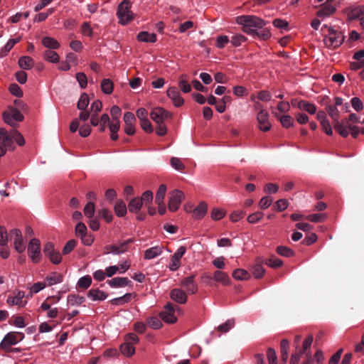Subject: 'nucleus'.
Segmentation results:
<instances>
[{"label": "nucleus", "instance_id": "7", "mask_svg": "<svg viewBox=\"0 0 364 364\" xmlns=\"http://www.w3.org/2000/svg\"><path fill=\"white\" fill-rule=\"evenodd\" d=\"M24 338V334L21 332H9L3 338L0 343V348H8L9 346L16 345Z\"/></svg>", "mask_w": 364, "mask_h": 364}, {"label": "nucleus", "instance_id": "24", "mask_svg": "<svg viewBox=\"0 0 364 364\" xmlns=\"http://www.w3.org/2000/svg\"><path fill=\"white\" fill-rule=\"evenodd\" d=\"M298 108L311 114L316 112V106L306 100H299V102H298Z\"/></svg>", "mask_w": 364, "mask_h": 364}, {"label": "nucleus", "instance_id": "17", "mask_svg": "<svg viewBox=\"0 0 364 364\" xmlns=\"http://www.w3.org/2000/svg\"><path fill=\"white\" fill-rule=\"evenodd\" d=\"M338 124L333 127L334 129L343 137H347L349 135L348 126L352 125L350 124V120L348 117H345L341 121H338Z\"/></svg>", "mask_w": 364, "mask_h": 364}, {"label": "nucleus", "instance_id": "12", "mask_svg": "<svg viewBox=\"0 0 364 364\" xmlns=\"http://www.w3.org/2000/svg\"><path fill=\"white\" fill-rule=\"evenodd\" d=\"M257 121L259 124V129L262 132H268L271 129L272 124L269 121V114L263 109L258 112Z\"/></svg>", "mask_w": 364, "mask_h": 364}, {"label": "nucleus", "instance_id": "60", "mask_svg": "<svg viewBox=\"0 0 364 364\" xmlns=\"http://www.w3.org/2000/svg\"><path fill=\"white\" fill-rule=\"evenodd\" d=\"M280 122L285 128H289L294 124V119L290 115H283L280 118Z\"/></svg>", "mask_w": 364, "mask_h": 364}, {"label": "nucleus", "instance_id": "45", "mask_svg": "<svg viewBox=\"0 0 364 364\" xmlns=\"http://www.w3.org/2000/svg\"><path fill=\"white\" fill-rule=\"evenodd\" d=\"M89 105V97L88 95L86 93H83L81 95L77 105V107L78 109L80 110H85V109Z\"/></svg>", "mask_w": 364, "mask_h": 364}, {"label": "nucleus", "instance_id": "55", "mask_svg": "<svg viewBox=\"0 0 364 364\" xmlns=\"http://www.w3.org/2000/svg\"><path fill=\"white\" fill-rule=\"evenodd\" d=\"M75 77L81 88L84 89L87 87V77L84 73H77Z\"/></svg>", "mask_w": 364, "mask_h": 364}, {"label": "nucleus", "instance_id": "44", "mask_svg": "<svg viewBox=\"0 0 364 364\" xmlns=\"http://www.w3.org/2000/svg\"><path fill=\"white\" fill-rule=\"evenodd\" d=\"M85 301V297L75 294H70L68 296V302L72 306L80 305Z\"/></svg>", "mask_w": 364, "mask_h": 364}, {"label": "nucleus", "instance_id": "14", "mask_svg": "<svg viewBox=\"0 0 364 364\" xmlns=\"http://www.w3.org/2000/svg\"><path fill=\"white\" fill-rule=\"evenodd\" d=\"M124 132L127 135H133L135 133L134 123L136 122V117L132 112H127L124 115Z\"/></svg>", "mask_w": 364, "mask_h": 364}, {"label": "nucleus", "instance_id": "21", "mask_svg": "<svg viewBox=\"0 0 364 364\" xmlns=\"http://www.w3.org/2000/svg\"><path fill=\"white\" fill-rule=\"evenodd\" d=\"M87 296L93 301H104L107 294L99 289H92L87 292Z\"/></svg>", "mask_w": 364, "mask_h": 364}, {"label": "nucleus", "instance_id": "40", "mask_svg": "<svg viewBox=\"0 0 364 364\" xmlns=\"http://www.w3.org/2000/svg\"><path fill=\"white\" fill-rule=\"evenodd\" d=\"M24 297L23 291H18L17 294L14 296H9L7 299V303L9 305H21L22 299Z\"/></svg>", "mask_w": 364, "mask_h": 364}, {"label": "nucleus", "instance_id": "47", "mask_svg": "<svg viewBox=\"0 0 364 364\" xmlns=\"http://www.w3.org/2000/svg\"><path fill=\"white\" fill-rule=\"evenodd\" d=\"M184 77L185 76L183 75L180 77L178 86L184 93H188L191 91V87L189 82L184 79Z\"/></svg>", "mask_w": 364, "mask_h": 364}, {"label": "nucleus", "instance_id": "31", "mask_svg": "<svg viewBox=\"0 0 364 364\" xmlns=\"http://www.w3.org/2000/svg\"><path fill=\"white\" fill-rule=\"evenodd\" d=\"M364 15V6H358L353 9H351L348 14V17L349 20L353 21L358 18H360Z\"/></svg>", "mask_w": 364, "mask_h": 364}, {"label": "nucleus", "instance_id": "38", "mask_svg": "<svg viewBox=\"0 0 364 364\" xmlns=\"http://www.w3.org/2000/svg\"><path fill=\"white\" fill-rule=\"evenodd\" d=\"M121 353L127 357L132 356L135 352V348L130 343H124L120 346Z\"/></svg>", "mask_w": 364, "mask_h": 364}, {"label": "nucleus", "instance_id": "25", "mask_svg": "<svg viewBox=\"0 0 364 364\" xmlns=\"http://www.w3.org/2000/svg\"><path fill=\"white\" fill-rule=\"evenodd\" d=\"M41 43L48 50H55L60 48V43L53 38L46 36L41 40Z\"/></svg>", "mask_w": 364, "mask_h": 364}, {"label": "nucleus", "instance_id": "5", "mask_svg": "<svg viewBox=\"0 0 364 364\" xmlns=\"http://www.w3.org/2000/svg\"><path fill=\"white\" fill-rule=\"evenodd\" d=\"M28 255L33 263H38L41 259V242L37 238L30 240L28 245Z\"/></svg>", "mask_w": 364, "mask_h": 364}, {"label": "nucleus", "instance_id": "16", "mask_svg": "<svg viewBox=\"0 0 364 364\" xmlns=\"http://www.w3.org/2000/svg\"><path fill=\"white\" fill-rule=\"evenodd\" d=\"M167 96L171 99L173 101L174 105L176 107H181L183 105L184 100L181 97L179 91L177 87H171L168 89L167 92Z\"/></svg>", "mask_w": 364, "mask_h": 364}, {"label": "nucleus", "instance_id": "54", "mask_svg": "<svg viewBox=\"0 0 364 364\" xmlns=\"http://www.w3.org/2000/svg\"><path fill=\"white\" fill-rule=\"evenodd\" d=\"M247 41V38L242 34L233 36L230 40L231 43L235 46H240L242 43Z\"/></svg>", "mask_w": 364, "mask_h": 364}, {"label": "nucleus", "instance_id": "63", "mask_svg": "<svg viewBox=\"0 0 364 364\" xmlns=\"http://www.w3.org/2000/svg\"><path fill=\"white\" fill-rule=\"evenodd\" d=\"M140 125L141 129L146 133H152L154 131L151 123L150 122L149 119L140 121Z\"/></svg>", "mask_w": 364, "mask_h": 364}, {"label": "nucleus", "instance_id": "6", "mask_svg": "<svg viewBox=\"0 0 364 364\" xmlns=\"http://www.w3.org/2000/svg\"><path fill=\"white\" fill-rule=\"evenodd\" d=\"M150 116L157 124H164L166 120L171 119L173 117L172 113L160 107H154L151 110Z\"/></svg>", "mask_w": 364, "mask_h": 364}, {"label": "nucleus", "instance_id": "57", "mask_svg": "<svg viewBox=\"0 0 364 364\" xmlns=\"http://www.w3.org/2000/svg\"><path fill=\"white\" fill-rule=\"evenodd\" d=\"M269 364H277V356L274 349L269 348L267 352Z\"/></svg>", "mask_w": 364, "mask_h": 364}, {"label": "nucleus", "instance_id": "62", "mask_svg": "<svg viewBox=\"0 0 364 364\" xmlns=\"http://www.w3.org/2000/svg\"><path fill=\"white\" fill-rule=\"evenodd\" d=\"M10 92L14 96L21 97L23 96V91L21 87L16 83H13L9 86Z\"/></svg>", "mask_w": 364, "mask_h": 364}, {"label": "nucleus", "instance_id": "13", "mask_svg": "<svg viewBox=\"0 0 364 364\" xmlns=\"http://www.w3.org/2000/svg\"><path fill=\"white\" fill-rule=\"evenodd\" d=\"M186 247L181 246L172 255L168 268L171 271H176L181 266V259L186 252Z\"/></svg>", "mask_w": 364, "mask_h": 364}, {"label": "nucleus", "instance_id": "2", "mask_svg": "<svg viewBox=\"0 0 364 364\" xmlns=\"http://www.w3.org/2000/svg\"><path fill=\"white\" fill-rule=\"evenodd\" d=\"M0 140L2 141L0 144V156H4L6 153V149L11 147L13 141L22 146L25 144V139L22 134L17 130H12L9 134L4 128H0Z\"/></svg>", "mask_w": 364, "mask_h": 364}, {"label": "nucleus", "instance_id": "23", "mask_svg": "<svg viewBox=\"0 0 364 364\" xmlns=\"http://www.w3.org/2000/svg\"><path fill=\"white\" fill-rule=\"evenodd\" d=\"M314 338L312 335H309L303 342L302 347L299 349L298 352L301 355H305V357H307V355H311V352L310 350Z\"/></svg>", "mask_w": 364, "mask_h": 364}, {"label": "nucleus", "instance_id": "61", "mask_svg": "<svg viewBox=\"0 0 364 364\" xmlns=\"http://www.w3.org/2000/svg\"><path fill=\"white\" fill-rule=\"evenodd\" d=\"M171 165L178 171H183L185 168L184 164L176 157H172L171 159Z\"/></svg>", "mask_w": 364, "mask_h": 364}, {"label": "nucleus", "instance_id": "30", "mask_svg": "<svg viewBox=\"0 0 364 364\" xmlns=\"http://www.w3.org/2000/svg\"><path fill=\"white\" fill-rule=\"evenodd\" d=\"M137 39L141 42L155 43L156 41V36L154 33H149L146 31H141L137 35Z\"/></svg>", "mask_w": 364, "mask_h": 364}, {"label": "nucleus", "instance_id": "39", "mask_svg": "<svg viewBox=\"0 0 364 364\" xmlns=\"http://www.w3.org/2000/svg\"><path fill=\"white\" fill-rule=\"evenodd\" d=\"M102 91L107 95H109L112 92L114 89V83L109 79H104L101 82Z\"/></svg>", "mask_w": 364, "mask_h": 364}, {"label": "nucleus", "instance_id": "9", "mask_svg": "<svg viewBox=\"0 0 364 364\" xmlns=\"http://www.w3.org/2000/svg\"><path fill=\"white\" fill-rule=\"evenodd\" d=\"M43 251L52 263L55 264H58L60 263L62 260V256L58 251L55 250L53 243L50 242H46L44 245Z\"/></svg>", "mask_w": 364, "mask_h": 364}, {"label": "nucleus", "instance_id": "11", "mask_svg": "<svg viewBox=\"0 0 364 364\" xmlns=\"http://www.w3.org/2000/svg\"><path fill=\"white\" fill-rule=\"evenodd\" d=\"M175 309L171 303H168L164 306V310L159 314L160 318L167 323H174L177 321L176 316L174 315Z\"/></svg>", "mask_w": 364, "mask_h": 364}, {"label": "nucleus", "instance_id": "32", "mask_svg": "<svg viewBox=\"0 0 364 364\" xmlns=\"http://www.w3.org/2000/svg\"><path fill=\"white\" fill-rule=\"evenodd\" d=\"M162 253V250L159 246H155L147 249L144 252V258L146 259H151L155 258L156 257L160 255Z\"/></svg>", "mask_w": 364, "mask_h": 364}, {"label": "nucleus", "instance_id": "19", "mask_svg": "<svg viewBox=\"0 0 364 364\" xmlns=\"http://www.w3.org/2000/svg\"><path fill=\"white\" fill-rule=\"evenodd\" d=\"M171 298L179 304H185L187 301V296L184 291L180 289H173L170 292Z\"/></svg>", "mask_w": 364, "mask_h": 364}, {"label": "nucleus", "instance_id": "53", "mask_svg": "<svg viewBox=\"0 0 364 364\" xmlns=\"http://www.w3.org/2000/svg\"><path fill=\"white\" fill-rule=\"evenodd\" d=\"M9 240V233H7L4 227L0 226V245L5 246Z\"/></svg>", "mask_w": 364, "mask_h": 364}, {"label": "nucleus", "instance_id": "29", "mask_svg": "<svg viewBox=\"0 0 364 364\" xmlns=\"http://www.w3.org/2000/svg\"><path fill=\"white\" fill-rule=\"evenodd\" d=\"M46 285L52 286L55 284L61 283L63 282V275L58 272H52L50 275L46 277Z\"/></svg>", "mask_w": 364, "mask_h": 364}, {"label": "nucleus", "instance_id": "22", "mask_svg": "<svg viewBox=\"0 0 364 364\" xmlns=\"http://www.w3.org/2000/svg\"><path fill=\"white\" fill-rule=\"evenodd\" d=\"M326 109L333 120V127L335 125H338V121L340 117V111L336 106H333L332 105H328L326 107Z\"/></svg>", "mask_w": 364, "mask_h": 364}, {"label": "nucleus", "instance_id": "20", "mask_svg": "<svg viewBox=\"0 0 364 364\" xmlns=\"http://www.w3.org/2000/svg\"><path fill=\"white\" fill-rule=\"evenodd\" d=\"M107 283L112 287H123L129 285L131 281L127 277H114L107 280Z\"/></svg>", "mask_w": 364, "mask_h": 364}, {"label": "nucleus", "instance_id": "10", "mask_svg": "<svg viewBox=\"0 0 364 364\" xmlns=\"http://www.w3.org/2000/svg\"><path fill=\"white\" fill-rule=\"evenodd\" d=\"M185 198L184 193L178 189L171 193L168 201V209L170 211L175 212L180 207L181 203Z\"/></svg>", "mask_w": 364, "mask_h": 364}, {"label": "nucleus", "instance_id": "26", "mask_svg": "<svg viewBox=\"0 0 364 364\" xmlns=\"http://www.w3.org/2000/svg\"><path fill=\"white\" fill-rule=\"evenodd\" d=\"M280 348L281 360L283 362V364H285L289 358V343L287 339L284 338L281 341Z\"/></svg>", "mask_w": 364, "mask_h": 364}, {"label": "nucleus", "instance_id": "50", "mask_svg": "<svg viewBox=\"0 0 364 364\" xmlns=\"http://www.w3.org/2000/svg\"><path fill=\"white\" fill-rule=\"evenodd\" d=\"M95 203L92 201L88 202L84 208L83 212L86 217L92 218L95 213Z\"/></svg>", "mask_w": 364, "mask_h": 364}, {"label": "nucleus", "instance_id": "42", "mask_svg": "<svg viewBox=\"0 0 364 364\" xmlns=\"http://www.w3.org/2000/svg\"><path fill=\"white\" fill-rule=\"evenodd\" d=\"M276 251L279 255L283 257H291L294 255V251L286 246H278Z\"/></svg>", "mask_w": 364, "mask_h": 364}, {"label": "nucleus", "instance_id": "64", "mask_svg": "<svg viewBox=\"0 0 364 364\" xmlns=\"http://www.w3.org/2000/svg\"><path fill=\"white\" fill-rule=\"evenodd\" d=\"M352 107L354 108V109L357 112H360L363 108V105L362 101L359 97H353L350 100Z\"/></svg>", "mask_w": 364, "mask_h": 364}, {"label": "nucleus", "instance_id": "59", "mask_svg": "<svg viewBox=\"0 0 364 364\" xmlns=\"http://www.w3.org/2000/svg\"><path fill=\"white\" fill-rule=\"evenodd\" d=\"M263 215L264 213L262 212L257 211L247 217V221L252 224L256 223L262 218Z\"/></svg>", "mask_w": 364, "mask_h": 364}, {"label": "nucleus", "instance_id": "51", "mask_svg": "<svg viewBox=\"0 0 364 364\" xmlns=\"http://www.w3.org/2000/svg\"><path fill=\"white\" fill-rule=\"evenodd\" d=\"M235 326L234 319H228L225 323L218 326V330L222 333H226Z\"/></svg>", "mask_w": 364, "mask_h": 364}, {"label": "nucleus", "instance_id": "35", "mask_svg": "<svg viewBox=\"0 0 364 364\" xmlns=\"http://www.w3.org/2000/svg\"><path fill=\"white\" fill-rule=\"evenodd\" d=\"M232 276L237 280H247L250 277V273L243 269H236L233 271Z\"/></svg>", "mask_w": 364, "mask_h": 364}, {"label": "nucleus", "instance_id": "33", "mask_svg": "<svg viewBox=\"0 0 364 364\" xmlns=\"http://www.w3.org/2000/svg\"><path fill=\"white\" fill-rule=\"evenodd\" d=\"M207 208V204L205 202H200L194 209V217L196 219H201L206 214Z\"/></svg>", "mask_w": 364, "mask_h": 364}, {"label": "nucleus", "instance_id": "27", "mask_svg": "<svg viewBox=\"0 0 364 364\" xmlns=\"http://www.w3.org/2000/svg\"><path fill=\"white\" fill-rule=\"evenodd\" d=\"M18 65L24 70H30L34 65V60L31 57L22 56L18 60Z\"/></svg>", "mask_w": 364, "mask_h": 364}, {"label": "nucleus", "instance_id": "56", "mask_svg": "<svg viewBox=\"0 0 364 364\" xmlns=\"http://www.w3.org/2000/svg\"><path fill=\"white\" fill-rule=\"evenodd\" d=\"M110 122V119H109V117L108 116L107 114H102V116L100 117V132H104L106 129V124H107L109 125Z\"/></svg>", "mask_w": 364, "mask_h": 364}, {"label": "nucleus", "instance_id": "1", "mask_svg": "<svg viewBox=\"0 0 364 364\" xmlns=\"http://www.w3.org/2000/svg\"><path fill=\"white\" fill-rule=\"evenodd\" d=\"M236 23L242 26V31L254 38L266 41L272 34L270 30L264 28L266 22L262 18L252 15H242L236 18Z\"/></svg>", "mask_w": 364, "mask_h": 364}, {"label": "nucleus", "instance_id": "15", "mask_svg": "<svg viewBox=\"0 0 364 364\" xmlns=\"http://www.w3.org/2000/svg\"><path fill=\"white\" fill-rule=\"evenodd\" d=\"M195 276L191 275L184 278L181 283V285L185 288V289L189 294H196L198 291V285L194 281Z\"/></svg>", "mask_w": 364, "mask_h": 364}, {"label": "nucleus", "instance_id": "41", "mask_svg": "<svg viewBox=\"0 0 364 364\" xmlns=\"http://www.w3.org/2000/svg\"><path fill=\"white\" fill-rule=\"evenodd\" d=\"M127 206L124 201L117 200L114 205V212L119 217H122L127 213Z\"/></svg>", "mask_w": 364, "mask_h": 364}, {"label": "nucleus", "instance_id": "46", "mask_svg": "<svg viewBox=\"0 0 364 364\" xmlns=\"http://www.w3.org/2000/svg\"><path fill=\"white\" fill-rule=\"evenodd\" d=\"M147 325L154 329H159L162 326V322L161 319L157 317L152 316L147 319Z\"/></svg>", "mask_w": 364, "mask_h": 364}, {"label": "nucleus", "instance_id": "37", "mask_svg": "<svg viewBox=\"0 0 364 364\" xmlns=\"http://www.w3.org/2000/svg\"><path fill=\"white\" fill-rule=\"evenodd\" d=\"M265 270L262 266V262L257 261L252 268V274L256 279L261 278L264 276Z\"/></svg>", "mask_w": 364, "mask_h": 364}, {"label": "nucleus", "instance_id": "48", "mask_svg": "<svg viewBox=\"0 0 364 364\" xmlns=\"http://www.w3.org/2000/svg\"><path fill=\"white\" fill-rule=\"evenodd\" d=\"M92 284V278L89 275L84 276L81 277L77 282V286L80 288L86 289H87Z\"/></svg>", "mask_w": 364, "mask_h": 364}, {"label": "nucleus", "instance_id": "8", "mask_svg": "<svg viewBox=\"0 0 364 364\" xmlns=\"http://www.w3.org/2000/svg\"><path fill=\"white\" fill-rule=\"evenodd\" d=\"M9 240L14 241V249L18 252L22 253L26 250L21 231L18 229H13L9 232Z\"/></svg>", "mask_w": 364, "mask_h": 364}, {"label": "nucleus", "instance_id": "3", "mask_svg": "<svg viewBox=\"0 0 364 364\" xmlns=\"http://www.w3.org/2000/svg\"><path fill=\"white\" fill-rule=\"evenodd\" d=\"M131 3L129 0H123L117 6V16L119 18V23L122 25H127L134 18L132 12Z\"/></svg>", "mask_w": 364, "mask_h": 364}, {"label": "nucleus", "instance_id": "36", "mask_svg": "<svg viewBox=\"0 0 364 364\" xmlns=\"http://www.w3.org/2000/svg\"><path fill=\"white\" fill-rule=\"evenodd\" d=\"M43 57L46 60L54 63H58L60 59L59 55L52 50H45L43 53Z\"/></svg>", "mask_w": 364, "mask_h": 364}, {"label": "nucleus", "instance_id": "34", "mask_svg": "<svg viewBox=\"0 0 364 364\" xmlns=\"http://www.w3.org/2000/svg\"><path fill=\"white\" fill-rule=\"evenodd\" d=\"M142 206L141 200L136 197L131 200L128 204V209L131 213H138Z\"/></svg>", "mask_w": 364, "mask_h": 364}, {"label": "nucleus", "instance_id": "49", "mask_svg": "<svg viewBox=\"0 0 364 364\" xmlns=\"http://www.w3.org/2000/svg\"><path fill=\"white\" fill-rule=\"evenodd\" d=\"M265 264L272 268H278L283 265V262L282 259L279 258L272 257L269 259H266Z\"/></svg>", "mask_w": 364, "mask_h": 364}, {"label": "nucleus", "instance_id": "18", "mask_svg": "<svg viewBox=\"0 0 364 364\" xmlns=\"http://www.w3.org/2000/svg\"><path fill=\"white\" fill-rule=\"evenodd\" d=\"M336 10L334 6L326 3L321 5V9L316 12V15L318 18H324L334 14Z\"/></svg>", "mask_w": 364, "mask_h": 364}, {"label": "nucleus", "instance_id": "58", "mask_svg": "<svg viewBox=\"0 0 364 364\" xmlns=\"http://www.w3.org/2000/svg\"><path fill=\"white\" fill-rule=\"evenodd\" d=\"M75 235L80 237L87 232V229L83 223L79 222L75 226Z\"/></svg>", "mask_w": 364, "mask_h": 364}, {"label": "nucleus", "instance_id": "4", "mask_svg": "<svg viewBox=\"0 0 364 364\" xmlns=\"http://www.w3.org/2000/svg\"><path fill=\"white\" fill-rule=\"evenodd\" d=\"M345 40V36L341 31L335 30L333 28H328V36H324V43L328 48L333 49L340 47Z\"/></svg>", "mask_w": 364, "mask_h": 364}, {"label": "nucleus", "instance_id": "28", "mask_svg": "<svg viewBox=\"0 0 364 364\" xmlns=\"http://www.w3.org/2000/svg\"><path fill=\"white\" fill-rule=\"evenodd\" d=\"M213 279L216 282H221L224 285L230 283V277L228 274L220 270H217L213 274Z\"/></svg>", "mask_w": 364, "mask_h": 364}, {"label": "nucleus", "instance_id": "52", "mask_svg": "<svg viewBox=\"0 0 364 364\" xmlns=\"http://www.w3.org/2000/svg\"><path fill=\"white\" fill-rule=\"evenodd\" d=\"M77 241L74 239L70 240L63 248V255H66L71 252L76 247Z\"/></svg>", "mask_w": 364, "mask_h": 364}, {"label": "nucleus", "instance_id": "43", "mask_svg": "<svg viewBox=\"0 0 364 364\" xmlns=\"http://www.w3.org/2000/svg\"><path fill=\"white\" fill-rule=\"evenodd\" d=\"M166 192V186L164 184H161L156 193L155 197V202L156 204L160 205L163 203L164 198L165 197V194Z\"/></svg>", "mask_w": 364, "mask_h": 364}]
</instances>
